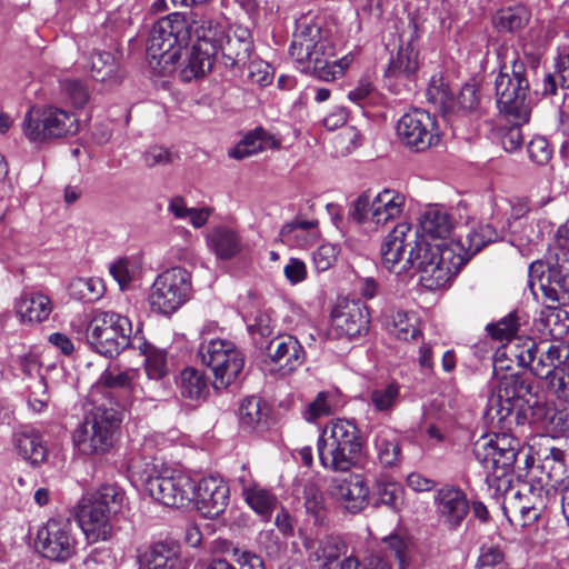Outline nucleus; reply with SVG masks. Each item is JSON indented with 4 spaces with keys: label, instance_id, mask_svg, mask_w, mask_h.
Segmentation results:
<instances>
[{
    "label": "nucleus",
    "instance_id": "1",
    "mask_svg": "<svg viewBox=\"0 0 569 569\" xmlns=\"http://www.w3.org/2000/svg\"><path fill=\"white\" fill-rule=\"evenodd\" d=\"M452 229L449 213L438 206L427 208L419 219V229L398 223L381 243V264L397 276L416 269L428 290L445 287L463 263V258L449 244Z\"/></svg>",
    "mask_w": 569,
    "mask_h": 569
},
{
    "label": "nucleus",
    "instance_id": "2",
    "mask_svg": "<svg viewBox=\"0 0 569 569\" xmlns=\"http://www.w3.org/2000/svg\"><path fill=\"white\" fill-rule=\"evenodd\" d=\"M218 34V23L212 19L194 14L187 20L180 13H170L153 24L148 52L162 66L163 72H171L182 50L194 41L187 64L180 71L183 81H191L211 70Z\"/></svg>",
    "mask_w": 569,
    "mask_h": 569
},
{
    "label": "nucleus",
    "instance_id": "3",
    "mask_svg": "<svg viewBox=\"0 0 569 569\" xmlns=\"http://www.w3.org/2000/svg\"><path fill=\"white\" fill-rule=\"evenodd\" d=\"M289 54L300 71L323 81L341 78L355 60L352 53L333 60L336 47L330 31L322 28L319 21L308 18L297 21Z\"/></svg>",
    "mask_w": 569,
    "mask_h": 569
},
{
    "label": "nucleus",
    "instance_id": "4",
    "mask_svg": "<svg viewBox=\"0 0 569 569\" xmlns=\"http://www.w3.org/2000/svg\"><path fill=\"white\" fill-rule=\"evenodd\" d=\"M362 453L363 440L353 421L333 419L325 426L318 439V456L325 469L350 471L361 462Z\"/></svg>",
    "mask_w": 569,
    "mask_h": 569
},
{
    "label": "nucleus",
    "instance_id": "5",
    "mask_svg": "<svg viewBox=\"0 0 569 569\" xmlns=\"http://www.w3.org/2000/svg\"><path fill=\"white\" fill-rule=\"evenodd\" d=\"M123 500L124 492L113 485L102 486L80 500L77 520L89 542L106 541L111 538V517L119 512Z\"/></svg>",
    "mask_w": 569,
    "mask_h": 569
},
{
    "label": "nucleus",
    "instance_id": "6",
    "mask_svg": "<svg viewBox=\"0 0 569 569\" xmlns=\"http://www.w3.org/2000/svg\"><path fill=\"white\" fill-rule=\"evenodd\" d=\"M475 456L487 470V482L497 490L511 482L513 465L520 450V441L509 433H493L481 437L475 443Z\"/></svg>",
    "mask_w": 569,
    "mask_h": 569
},
{
    "label": "nucleus",
    "instance_id": "7",
    "mask_svg": "<svg viewBox=\"0 0 569 569\" xmlns=\"http://www.w3.org/2000/svg\"><path fill=\"white\" fill-rule=\"evenodd\" d=\"M79 127L80 122L74 112L53 104L31 107L21 124L24 137L32 143L74 136Z\"/></svg>",
    "mask_w": 569,
    "mask_h": 569
},
{
    "label": "nucleus",
    "instance_id": "8",
    "mask_svg": "<svg viewBox=\"0 0 569 569\" xmlns=\"http://www.w3.org/2000/svg\"><path fill=\"white\" fill-rule=\"evenodd\" d=\"M566 346L532 338L516 339L506 347V356L515 359L540 379L550 380L565 366Z\"/></svg>",
    "mask_w": 569,
    "mask_h": 569
},
{
    "label": "nucleus",
    "instance_id": "9",
    "mask_svg": "<svg viewBox=\"0 0 569 569\" xmlns=\"http://www.w3.org/2000/svg\"><path fill=\"white\" fill-rule=\"evenodd\" d=\"M529 284L538 286L543 295L558 300L559 292H569V243L555 240L546 260H536L529 266Z\"/></svg>",
    "mask_w": 569,
    "mask_h": 569
},
{
    "label": "nucleus",
    "instance_id": "10",
    "mask_svg": "<svg viewBox=\"0 0 569 569\" xmlns=\"http://www.w3.org/2000/svg\"><path fill=\"white\" fill-rule=\"evenodd\" d=\"M119 426L120 418L114 409L94 407L73 431V445L82 455L106 453L113 446L114 433Z\"/></svg>",
    "mask_w": 569,
    "mask_h": 569
},
{
    "label": "nucleus",
    "instance_id": "11",
    "mask_svg": "<svg viewBox=\"0 0 569 569\" xmlns=\"http://www.w3.org/2000/svg\"><path fill=\"white\" fill-rule=\"evenodd\" d=\"M131 333L128 317L113 311H97L87 326L86 338L98 353L114 357L129 347Z\"/></svg>",
    "mask_w": 569,
    "mask_h": 569
},
{
    "label": "nucleus",
    "instance_id": "12",
    "mask_svg": "<svg viewBox=\"0 0 569 569\" xmlns=\"http://www.w3.org/2000/svg\"><path fill=\"white\" fill-rule=\"evenodd\" d=\"M525 72V64L515 61L510 72L505 67L495 80L497 103L500 111L518 122H528L530 118V107L527 102L529 82Z\"/></svg>",
    "mask_w": 569,
    "mask_h": 569
},
{
    "label": "nucleus",
    "instance_id": "13",
    "mask_svg": "<svg viewBox=\"0 0 569 569\" xmlns=\"http://www.w3.org/2000/svg\"><path fill=\"white\" fill-rule=\"evenodd\" d=\"M199 356L214 375L216 388H228L243 370L244 358L232 341L211 339L199 347Z\"/></svg>",
    "mask_w": 569,
    "mask_h": 569
},
{
    "label": "nucleus",
    "instance_id": "14",
    "mask_svg": "<svg viewBox=\"0 0 569 569\" xmlns=\"http://www.w3.org/2000/svg\"><path fill=\"white\" fill-rule=\"evenodd\" d=\"M190 291V273L180 267L168 269L160 273L151 286L150 307L156 312L170 315L189 299Z\"/></svg>",
    "mask_w": 569,
    "mask_h": 569
},
{
    "label": "nucleus",
    "instance_id": "15",
    "mask_svg": "<svg viewBox=\"0 0 569 569\" xmlns=\"http://www.w3.org/2000/svg\"><path fill=\"white\" fill-rule=\"evenodd\" d=\"M77 546V533L68 518H51L37 532V550L51 561L66 562L76 555Z\"/></svg>",
    "mask_w": 569,
    "mask_h": 569
},
{
    "label": "nucleus",
    "instance_id": "16",
    "mask_svg": "<svg viewBox=\"0 0 569 569\" xmlns=\"http://www.w3.org/2000/svg\"><path fill=\"white\" fill-rule=\"evenodd\" d=\"M405 204V196L392 189H385L372 199L365 192L353 202L351 218L358 223L382 226L400 217Z\"/></svg>",
    "mask_w": 569,
    "mask_h": 569
},
{
    "label": "nucleus",
    "instance_id": "17",
    "mask_svg": "<svg viewBox=\"0 0 569 569\" xmlns=\"http://www.w3.org/2000/svg\"><path fill=\"white\" fill-rule=\"evenodd\" d=\"M144 487L151 498L168 507H187L194 495V481L179 472L150 475Z\"/></svg>",
    "mask_w": 569,
    "mask_h": 569
},
{
    "label": "nucleus",
    "instance_id": "18",
    "mask_svg": "<svg viewBox=\"0 0 569 569\" xmlns=\"http://www.w3.org/2000/svg\"><path fill=\"white\" fill-rule=\"evenodd\" d=\"M396 129L402 144L417 152L426 151L439 141L436 120L425 110L415 109L405 113Z\"/></svg>",
    "mask_w": 569,
    "mask_h": 569
},
{
    "label": "nucleus",
    "instance_id": "19",
    "mask_svg": "<svg viewBox=\"0 0 569 569\" xmlns=\"http://www.w3.org/2000/svg\"><path fill=\"white\" fill-rule=\"evenodd\" d=\"M331 322L339 337L351 339L368 331L370 316L367 306L360 300L341 299L332 309Z\"/></svg>",
    "mask_w": 569,
    "mask_h": 569
},
{
    "label": "nucleus",
    "instance_id": "20",
    "mask_svg": "<svg viewBox=\"0 0 569 569\" xmlns=\"http://www.w3.org/2000/svg\"><path fill=\"white\" fill-rule=\"evenodd\" d=\"M139 378L140 372L138 369L128 368L122 370L118 367H109L100 375L94 388L118 390L130 402L156 400L157 393L150 392L141 386Z\"/></svg>",
    "mask_w": 569,
    "mask_h": 569
},
{
    "label": "nucleus",
    "instance_id": "21",
    "mask_svg": "<svg viewBox=\"0 0 569 569\" xmlns=\"http://www.w3.org/2000/svg\"><path fill=\"white\" fill-rule=\"evenodd\" d=\"M191 503L206 518L219 517L228 506L229 488L218 478L208 477L194 482Z\"/></svg>",
    "mask_w": 569,
    "mask_h": 569
},
{
    "label": "nucleus",
    "instance_id": "22",
    "mask_svg": "<svg viewBox=\"0 0 569 569\" xmlns=\"http://www.w3.org/2000/svg\"><path fill=\"white\" fill-rule=\"evenodd\" d=\"M531 393V383L522 377L517 375L502 377L496 397L500 417L507 418L513 413L518 416L523 410L525 403H529L528 397Z\"/></svg>",
    "mask_w": 569,
    "mask_h": 569
},
{
    "label": "nucleus",
    "instance_id": "23",
    "mask_svg": "<svg viewBox=\"0 0 569 569\" xmlns=\"http://www.w3.org/2000/svg\"><path fill=\"white\" fill-rule=\"evenodd\" d=\"M217 52L221 51L227 67H244L252 62L253 41L248 29L238 27L231 33L224 34L218 24Z\"/></svg>",
    "mask_w": 569,
    "mask_h": 569
},
{
    "label": "nucleus",
    "instance_id": "24",
    "mask_svg": "<svg viewBox=\"0 0 569 569\" xmlns=\"http://www.w3.org/2000/svg\"><path fill=\"white\" fill-rule=\"evenodd\" d=\"M435 507L439 520L450 530H455L469 512L466 493L455 486H445L435 497Z\"/></svg>",
    "mask_w": 569,
    "mask_h": 569
},
{
    "label": "nucleus",
    "instance_id": "25",
    "mask_svg": "<svg viewBox=\"0 0 569 569\" xmlns=\"http://www.w3.org/2000/svg\"><path fill=\"white\" fill-rule=\"evenodd\" d=\"M331 492L352 513L359 512L368 505L369 488L360 475L336 480Z\"/></svg>",
    "mask_w": 569,
    "mask_h": 569
},
{
    "label": "nucleus",
    "instance_id": "26",
    "mask_svg": "<svg viewBox=\"0 0 569 569\" xmlns=\"http://www.w3.org/2000/svg\"><path fill=\"white\" fill-rule=\"evenodd\" d=\"M502 511L508 521L515 526L527 527L535 523L542 510L543 503H532L530 506H523L520 500H517L516 487L509 482V485L502 486Z\"/></svg>",
    "mask_w": 569,
    "mask_h": 569
},
{
    "label": "nucleus",
    "instance_id": "27",
    "mask_svg": "<svg viewBox=\"0 0 569 569\" xmlns=\"http://www.w3.org/2000/svg\"><path fill=\"white\" fill-rule=\"evenodd\" d=\"M267 350L270 359L287 372L295 370L303 361V349L292 336H281L272 339Z\"/></svg>",
    "mask_w": 569,
    "mask_h": 569
},
{
    "label": "nucleus",
    "instance_id": "28",
    "mask_svg": "<svg viewBox=\"0 0 569 569\" xmlns=\"http://www.w3.org/2000/svg\"><path fill=\"white\" fill-rule=\"evenodd\" d=\"M280 147L281 140L279 138L262 127H257L229 150V157L240 160L259 152L279 149Z\"/></svg>",
    "mask_w": 569,
    "mask_h": 569
},
{
    "label": "nucleus",
    "instance_id": "29",
    "mask_svg": "<svg viewBox=\"0 0 569 569\" xmlns=\"http://www.w3.org/2000/svg\"><path fill=\"white\" fill-rule=\"evenodd\" d=\"M280 236L284 242L291 246L308 248L320 237L319 221L297 216L292 221L282 226Z\"/></svg>",
    "mask_w": 569,
    "mask_h": 569
},
{
    "label": "nucleus",
    "instance_id": "30",
    "mask_svg": "<svg viewBox=\"0 0 569 569\" xmlns=\"http://www.w3.org/2000/svg\"><path fill=\"white\" fill-rule=\"evenodd\" d=\"M413 36L406 46H401L386 70V77L389 79L408 78L418 70V50L413 46V41L418 38V26L412 19L410 20Z\"/></svg>",
    "mask_w": 569,
    "mask_h": 569
},
{
    "label": "nucleus",
    "instance_id": "31",
    "mask_svg": "<svg viewBox=\"0 0 569 569\" xmlns=\"http://www.w3.org/2000/svg\"><path fill=\"white\" fill-rule=\"evenodd\" d=\"M148 569H187L181 547L174 541H161L152 545L146 553Z\"/></svg>",
    "mask_w": 569,
    "mask_h": 569
},
{
    "label": "nucleus",
    "instance_id": "32",
    "mask_svg": "<svg viewBox=\"0 0 569 569\" xmlns=\"http://www.w3.org/2000/svg\"><path fill=\"white\" fill-rule=\"evenodd\" d=\"M16 309L21 321L38 323L48 319L52 311V303L43 293L26 291L17 300Z\"/></svg>",
    "mask_w": 569,
    "mask_h": 569
},
{
    "label": "nucleus",
    "instance_id": "33",
    "mask_svg": "<svg viewBox=\"0 0 569 569\" xmlns=\"http://www.w3.org/2000/svg\"><path fill=\"white\" fill-rule=\"evenodd\" d=\"M206 240L209 250L222 260H229L242 250V241L238 232L226 226L213 228Z\"/></svg>",
    "mask_w": 569,
    "mask_h": 569
},
{
    "label": "nucleus",
    "instance_id": "34",
    "mask_svg": "<svg viewBox=\"0 0 569 569\" xmlns=\"http://www.w3.org/2000/svg\"><path fill=\"white\" fill-rule=\"evenodd\" d=\"M303 546L311 559L322 563L320 569L332 567L346 549L345 543L337 536H326L318 540L307 537L303 539Z\"/></svg>",
    "mask_w": 569,
    "mask_h": 569
},
{
    "label": "nucleus",
    "instance_id": "35",
    "mask_svg": "<svg viewBox=\"0 0 569 569\" xmlns=\"http://www.w3.org/2000/svg\"><path fill=\"white\" fill-rule=\"evenodd\" d=\"M373 447L377 458L383 467H393L401 461L400 438L389 427H380L373 431Z\"/></svg>",
    "mask_w": 569,
    "mask_h": 569
},
{
    "label": "nucleus",
    "instance_id": "36",
    "mask_svg": "<svg viewBox=\"0 0 569 569\" xmlns=\"http://www.w3.org/2000/svg\"><path fill=\"white\" fill-rule=\"evenodd\" d=\"M14 448L31 465L41 463L47 457V447L41 435L30 427H23L14 433Z\"/></svg>",
    "mask_w": 569,
    "mask_h": 569
},
{
    "label": "nucleus",
    "instance_id": "37",
    "mask_svg": "<svg viewBox=\"0 0 569 569\" xmlns=\"http://www.w3.org/2000/svg\"><path fill=\"white\" fill-rule=\"evenodd\" d=\"M242 497L246 503L264 521L271 518L277 507V496L258 483L243 485Z\"/></svg>",
    "mask_w": 569,
    "mask_h": 569
},
{
    "label": "nucleus",
    "instance_id": "38",
    "mask_svg": "<svg viewBox=\"0 0 569 569\" xmlns=\"http://www.w3.org/2000/svg\"><path fill=\"white\" fill-rule=\"evenodd\" d=\"M538 330L555 339H561L569 332V312L560 307H547L536 322Z\"/></svg>",
    "mask_w": 569,
    "mask_h": 569
},
{
    "label": "nucleus",
    "instance_id": "39",
    "mask_svg": "<svg viewBox=\"0 0 569 569\" xmlns=\"http://www.w3.org/2000/svg\"><path fill=\"white\" fill-rule=\"evenodd\" d=\"M497 239V232L489 224H480L460 237L455 247L460 248L469 257L479 252L486 244Z\"/></svg>",
    "mask_w": 569,
    "mask_h": 569
},
{
    "label": "nucleus",
    "instance_id": "40",
    "mask_svg": "<svg viewBox=\"0 0 569 569\" xmlns=\"http://www.w3.org/2000/svg\"><path fill=\"white\" fill-rule=\"evenodd\" d=\"M530 19V12L522 6L509 7L497 11L492 18L499 31L513 32L523 28Z\"/></svg>",
    "mask_w": 569,
    "mask_h": 569
},
{
    "label": "nucleus",
    "instance_id": "41",
    "mask_svg": "<svg viewBox=\"0 0 569 569\" xmlns=\"http://www.w3.org/2000/svg\"><path fill=\"white\" fill-rule=\"evenodd\" d=\"M179 389L183 398L201 399L208 391L206 377L193 368H186L180 373Z\"/></svg>",
    "mask_w": 569,
    "mask_h": 569
},
{
    "label": "nucleus",
    "instance_id": "42",
    "mask_svg": "<svg viewBox=\"0 0 569 569\" xmlns=\"http://www.w3.org/2000/svg\"><path fill=\"white\" fill-rule=\"evenodd\" d=\"M426 96L429 102L443 113L452 112L456 107L453 93L450 91L448 84L440 77H432L426 90Z\"/></svg>",
    "mask_w": 569,
    "mask_h": 569
},
{
    "label": "nucleus",
    "instance_id": "43",
    "mask_svg": "<svg viewBox=\"0 0 569 569\" xmlns=\"http://www.w3.org/2000/svg\"><path fill=\"white\" fill-rule=\"evenodd\" d=\"M340 406L339 397L336 392L321 391L311 401L307 409L303 411V417L307 421L312 422L319 418L335 413Z\"/></svg>",
    "mask_w": 569,
    "mask_h": 569
},
{
    "label": "nucleus",
    "instance_id": "44",
    "mask_svg": "<svg viewBox=\"0 0 569 569\" xmlns=\"http://www.w3.org/2000/svg\"><path fill=\"white\" fill-rule=\"evenodd\" d=\"M388 328L392 335L403 341L416 339L420 335L416 316L400 310L390 315Z\"/></svg>",
    "mask_w": 569,
    "mask_h": 569
},
{
    "label": "nucleus",
    "instance_id": "45",
    "mask_svg": "<svg viewBox=\"0 0 569 569\" xmlns=\"http://www.w3.org/2000/svg\"><path fill=\"white\" fill-rule=\"evenodd\" d=\"M69 293L74 299L93 302L103 296L104 284L99 278H77L69 284Z\"/></svg>",
    "mask_w": 569,
    "mask_h": 569
},
{
    "label": "nucleus",
    "instance_id": "46",
    "mask_svg": "<svg viewBox=\"0 0 569 569\" xmlns=\"http://www.w3.org/2000/svg\"><path fill=\"white\" fill-rule=\"evenodd\" d=\"M263 408L264 403L260 398L254 396L246 398L239 408L241 427L246 430H254L267 415Z\"/></svg>",
    "mask_w": 569,
    "mask_h": 569
},
{
    "label": "nucleus",
    "instance_id": "47",
    "mask_svg": "<svg viewBox=\"0 0 569 569\" xmlns=\"http://www.w3.org/2000/svg\"><path fill=\"white\" fill-rule=\"evenodd\" d=\"M303 497L306 511L313 518V523L317 526L325 525L327 511L321 490L316 485L308 483L305 486Z\"/></svg>",
    "mask_w": 569,
    "mask_h": 569
},
{
    "label": "nucleus",
    "instance_id": "48",
    "mask_svg": "<svg viewBox=\"0 0 569 569\" xmlns=\"http://www.w3.org/2000/svg\"><path fill=\"white\" fill-rule=\"evenodd\" d=\"M144 369L149 380H153L156 382L154 391L149 390L150 392H156L157 397L159 396V390L162 388L161 380L168 375V366H167V356L166 352L158 349H151L149 353L146 356L144 360Z\"/></svg>",
    "mask_w": 569,
    "mask_h": 569
},
{
    "label": "nucleus",
    "instance_id": "49",
    "mask_svg": "<svg viewBox=\"0 0 569 569\" xmlns=\"http://www.w3.org/2000/svg\"><path fill=\"white\" fill-rule=\"evenodd\" d=\"M119 63L116 56L107 51H97L91 57L92 77L106 81L118 74Z\"/></svg>",
    "mask_w": 569,
    "mask_h": 569
},
{
    "label": "nucleus",
    "instance_id": "50",
    "mask_svg": "<svg viewBox=\"0 0 569 569\" xmlns=\"http://www.w3.org/2000/svg\"><path fill=\"white\" fill-rule=\"evenodd\" d=\"M519 329V318L516 312L509 313L507 317L499 320L497 323L487 326V331L496 340H506L507 343L503 346V355L506 356V347L510 341L516 339H522L517 337L516 333Z\"/></svg>",
    "mask_w": 569,
    "mask_h": 569
},
{
    "label": "nucleus",
    "instance_id": "51",
    "mask_svg": "<svg viewBox=\"0 0 569 569\" xmlns=\"http://www.w3.org/2000/svg\"><path fill=\"white\" fill-rule=\"evenodd\" d=\"M375 492L381 503L398 510L403 502V488L399 482L389 479H379Z\"/></svg>",
    "mask_w": 569,
    "mask_h": 569
},
{
    "label": "nucleus",
    "instance_id": "52",
    "mask_svg": "<svg viewBox=\"0 0 569 569\" xmlns=\"http://www.w3.org/2000/svg\"><path fill=\"white\" fill-rule=\"evenodd\" d=\"M61 96L73 107L83 108L90 98L87 86L78 79H64L60 82Z\"/></svg>",
    "mask_w": 569,
    "mask_h": 569
},
{
    "label": "nucleus",
    "instance_id": "53",
    "mask_svg": "<svg viewBox=\"0 0 569 569\" xmlns=\"http://www.w3.org/2000/svg\"><path fill=\"white\" fill-rule=\"evenodd\" d=\"M398 398L399 386L397 383L377 387L370 392V403L379 412L391 411L397 405Z\"/></svg>",
    "mask_w": 569,
    "mask_h": 569
},
{
    "label": "nucleus",
    "instance_id": "54",
    "mask_svg": "<svg viewBox=\"0 0 569 569\" xmlns=\"http://www.w3.org/2000/svg\"><path fill=\"white\" fill-rule=\"evenodd\" d=\"M387 550L398 560L399 569H406L411 560V542L401 536L391 535L385 539Z\"/></svg>",
    "mask_w": 569,
    "mask_h": 569
},
{
    "label": "nucleus",
    "instance_id": "55",
    "mask_svg": "<svg viewBox=\"0 0 569 569\" xmlns=\"http://www.w3.org/2000/svg\"><path fill=\"white\" fill-rule=\"evenodd\" d=\"M28 405L34 412H41L49 402L47 382L43 376H39L28 385Z\"/></svg>",
    "mask_w": 569,
    "mask_h": 569
},
{
    "label": "nucleus",
    "instance_id": "56",
    "mask_svg": "<svg viewBox=\"0 0 569 569\" xmlns=\"http://www.w3.org/2000/svg\"><path fill=\"white\" fill-rule=\"evenodd\" d=\"M109 270L121 290L128 289L137 274L136 266L128 259H120L113 262Z\"/></svg>",
    "mask_w": 569,
    "mask_h": 569
},
{
    "label": "nucleus",
    "instance_id": "57",
    "mask_svg": "<svg viewBox=\"0 0 569 569\" xmlns=\"http://www.w3.org/2000/svg\"><path fill=\"white\" fill-rule=\"evenodd\" d=\"M507 120L511 122V126L501 130V143L506 151L513 152L520 149L523 143L520 126L525 122H518L511 117H507Z\"/></svg>",
    "mask_w": 569,
    "mask_h": 569
},
{
    "label": "nucleus",
    "instance_id": "58",
    "mask_svg": "<svg viewBox=\"0 0 569 569\" xmlns=\"http://www.w3.org/2000/svg\"><path fill=\"white\" fill-rule=\"evenodd\" d=\"M337 257V247L331 243H323L313 252L312 260L318 271H326L333 266Z\"/></svg>",
    "mask_w": 569,
    "mask_h": 569
},
{
    "label": "nucleus",
    "instance_id": "59",
    "mask_svg": "<svg viewBox=\"0 0 569 569\" xmlns=\"http://www.w3.org/2000/svg\"><path fill=\"white\" fill-rule=\"evenodd\" d=\"M530 159L538 164H546L551 159L552 150L543 137L533 138L528 144Z\"/></svg>",
    "mask_w": 569,
    "mask_h": 569
},
{
    "label": "nucleus",
    "instance_id": "60",
    "mask_svg": "<svg viewBox=\"0 0 569 569\" xmlns=\"http://www.w3.org/2000/svg\"><path fill=\"white\" fill-rule=\"evenodd\" d=\"M549 388L559 400L569 403V370L566 366L551 377Z\"/></svg>",
    "mask_w": 569,
    "mask_h": 569
},
{
    "label": "nucleus",
    "instance_id": "61",
    "mask_svg": "<svg viewBox=\"0 0 569 569\" xmlns=\"http://www.w3.org/2000/svg\"><path fill=\"white\" fill-rule=\"evenodd\" d=\"M516 492H518L517 500H520L519 503L523 506L543 503V509L547 506V492H543L542 488L522 485L521 487H516Z\"/></svg>",
    "mask_w": 569,
    "mask_h": 569
},
{
    "label": "nucleus",
    "instance_id": "62",
    "mask_svg": "<svg viewBox=\"0 0 569 569\" xmlns=\"http://www.w3.org/2000/svg\"><path fill=\"white\" fill-rule=\"evenodd\" d=\"M283 273L291 284H297L306 280L307 267L306 263L298 258H290L283 268Z\"/></svg>",
    "mask_w": 569,
    "mask_h": 569
},
{
    "label": "nucleus",
    "instance_id": "63",
    "mask_svg": "<svg viewBox=\"0 0 569 569\" xmlns=\"http://www.w3.org/2000/svg\"><path fill=\"white\" fill-rule=\"evenodd\" d=\"M146 166L152 168L156 166H163L172 161V154L163 147H150L143 154Z\"/></svg>",
    "mask_w": 569,
    "mask_h": 569
},
{
    "label": "nucleus",
    "instance_id": "64",
    "mask_svg": "<svg viewBox=\"0 0 569 569\" xmlns=\"http://www.w3.org/2000/svg\"><path fill=\"white\" fill-rule=\"evenodd\" d=\"M17 365L24 376L31 378V381L41 376V363L38 356L34 353H26L20 356L17 360Z\"/></svg>",
    "mask_w": 569,
    "mask_h": 569
}]
</instances>
